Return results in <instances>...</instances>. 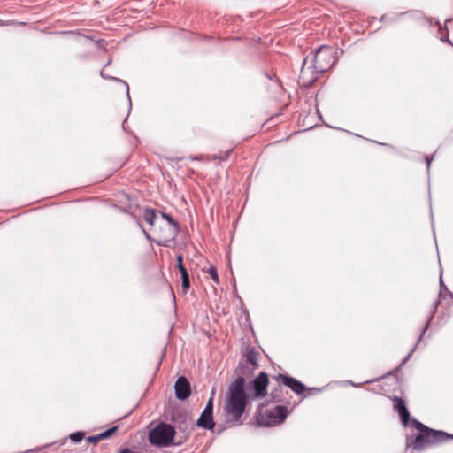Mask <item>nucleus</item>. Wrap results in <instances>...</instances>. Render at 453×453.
Wrapping results in <instances>:
<instances>
[{
	"label": "nucleus",
	"mask_w": 453,
	"mask_h": 453,
	"mask_svg": "<svg viewBox=\"0 0 453 453\" xmlns=\"http://www.w3.org/2000/svg\"><path fill=\"white\" fill-rule=\"evenodd\" d=\"M249 395L245 391V380L237 377L228 387L226 400L225 412L235 423H241V418L249 403Z\"/></svg>",
	"instance_id": "f257e3e1"
},
{
	"label": "nucleus",
	"mask_w": 453,
	"mask_h": 453,
	"mask_svg": "<svg viewBox=\"0 0 453 453\" xmlns=\"http://www.w3.org/2000/svg\"><path fill=\"white\" fill-rule=\"evenodd\" d=\"M414 426L419 431V434L407 446L411 447L415 450H423L429 445L443 442L453 438V436L447 433L430 429L418 421H415Z\"/></svg>",
	"instance_id": "f03ea898"
},
{
	"label": "nucleus",
	"mask_w": 453,
	"mask_h": 453,
	"mask_svg": "<svg viewBox=\"0 0 453 453\" xmlns=\"http://www.w3.org/2000/svg\"><path fill=\"white\" fill-rule=\"evenodd\" d=\"M336 49L333 46L322 45L310 57L313 67L321 73L328 71L336 63Z\"/></svg>",
	"instance_id": "7ed1b4c3"
},
{
	"label": "nucleus",
	"mask_w": 453,
	"mask_h": 453,
	"mask_svg": "<svg viewBox=\"0 0 453 453\" xmlns=\"http://www.w3.org/2000/svg\"><path fill=\"white\" fill-rule=\"evenodd\" d=\"M174 436V428L171 425L161 423L150 432L149 441L153 445L166 447L173 442Z\"/></svg>",
	"instance_id": "20e7f679"
},
{
	"label": "nucleus",
	"mask_w": 453,
	"mask_h": 453,
	"mask_svg": "<svg viewBox=\"0 0 453 453\" xmlns=\"http://www.w3.org/2000/svg\"><path fill=\"white\" fill-rule=\"evenodd\" d=\"M319 74L321 73L313 67L310 56H307L303 61L298 81L303 87L309 88L319 79Z\"/></svg>",
	"instance_id": "39448f33"
},
{
	"label": "nucleus",
	"mask_w": 453,
	"mask_h": 453,
	"mask_svg": "<svg viewBox=\"0 0 453 453\" xmlns=\"http://www.w3.org/2000/svg\"><path fill=\"white\" fill-rule=\"evenodd\" d=\"M269 384L268 376L265 372H261L253 380L252 388L254 390L253 397L264 398L267 395V387Z\"/></svg>",
	"instance_id": "423d86ee"
},
{
	"label": "nucleus",
	"mask_w": 453,
	"mask_h": 453,
	"mask_svg": "<svg viewBox=\"0 0 453 453\" xmlns=\"http://www.w3.org/2000/svg\"><path fill=\"white\" fill-rule=\"evenodd\" d=\"M275 380L278 382V384H283L289 388L292 389L296 394L300 395L305 391V386L300 382L299 380H296L295 378L284 375V374H278L274 377Z\"/></svg>",
	"instance_id": "0eeeda50"
},
{
	"label": "nucleus",
	"mask_w": 453,
	"mask_h": 453,
	"mask_svg": "<svg viewBox=\"0 0 453 453\" xmlns=\"http://www.w3.org/2000/svg\"><path fill=\"white\" fill-rule=\"evenodd\" d=\"M288 409L282 405H277L273 409L268 411L270 421L267 425H276L282 423L288 416Z\"/></svg>",
	"instance_id": "6e6552de"
},
{
	"label": "nucleus",
	"mask_w": 453,
	"mask_h": 453,
	"mask_svg": "<svg viewBox=\"0 0 453 453\" xmlns=\"http://www.w3.org/2000/svg\"><path fill=\"white\" fill-rule=\"evenodd\" d=\"M176 397L180 400L187 399L191 394L190 384L185 377H180L174 385Z\"/></svg>",
	"instance_id": "1a4fd4ad"
},
{
	"label": "nucleus",
	"mask_w": 453,
	"mask_h": 453,
	"mask_svg": "<svg viewBox=\"0 0 453 453\" xmlns=\"http://www.w3.org/2000/svg\"><path fill=\"white\" fill-rule=\"evenodd\" d=\"M154 285L165 291L167 294H169L170 296L174 297L173 288L164 277L163 273H157L150 280V286L153 290Z\"/></svg>",
	"instance_id": "9d476101"
},
{
	"label": "nucleus",
	"mask_w": 453,
	"mask_h": 453,
	"mask_svg": "<svg viewBox=\"0 0 453 453\" xmlns=\"http://www.w3.org/2000/svg\"><path fill=\"white\" fill-rule=\"evenodd\" d=\"M161 216L163 219H165L168 225V234L164 237V241L159 242L158 244H162L164 246L166 245V242L170 240L175 237L177 232H178V223L173 219V217L165 212H161Z\"/></svg>",
	"instance_id": "9b49d317"
},
{
	"label": "nucleus",
	"mask_w": 453,
	"mask_h": 453,
	"mask_svg": "<svg viewBox=\"0 0 453 453\" xmlns=\"http://www.w3.org/2000/svg\"><path fill=\"white\" fill-rule=\"evenodd\" d=\"M393 401L395 403L394 409L398 411L403 424H407L409 421L410 414L405 406L404 401L398 396H395Z\"/></svg>",
	"instance_id": "f8f14e48"
},
{
	"label": "nucleus",
	"mask_w": 453,
	"mask_h": 453,
	"mask_svg": "<svg viewBox=\"0 0 453 453\" xmlns=\"http://www.w3.org/2000/svg\"><path fill=\"white\" fill-rule=\"evenodd\" d=\"M439 306L445 310L453 308V295L450 293L448 294L441 292L438 296L435 309Z\"/></svg>",
	"instance_id": "ddd939ff"
},
{
	"label": "nucleus",
	"mask_w": 453,
	"mask_h": 453,
	"mask_svg": "<svg viewBox=\"0 0 453 453\" xmlns=\"http://www.w3.org/2000/svg\"><path fill=\"white\" fill-rule=\"evenodd\" d=\"M118 430V426H113L103 433H100L94 436H88L86 440L88 442L97 444L101 440H105L110 438L116 431Z\"/></svg>",
	"instance_id": "4468645a"
},
{
	"label": "nucleus",
	"mask_w": 453,
	"mask_h": 453,
	"mask_svg": "<svg viewBox=\"0 0 453 453\" xmlns=\"http://www.w3.org/2000/svg\"><path fill=\"white\" fill-rule=\"evenodd\" d=\"M196 425L205 429H212L214 427L212 415H208L203 412L198 418Z\"/></svg>",
	"instance_id": "2eb2a0df"
},
{
	"label": "nucleus",
	"mask_w": 453,
	"mask_h": 453,
	"mask_svg": "<svg viewBox=\"0 0 453 453\" xmlns=\"http://www.w3.org/2000/svg\"><path fill=\"white\" fill-rule=\"evenodd\" d=\"M142 218L147 223H149L150 226H153L157 218L156 211L151 208H145L143 211Z\"/></svg>",
	"instance_id": "dca6fc26"
},
{
	"label": "nucleus",
	"mask_w": 453,
	"mask_h": 453,
	"mask_svg": "<svg viewBox=\"0 0 453 453\" xmlns=\"http://www.w3.org/2000/svg\"><path fill=\"white\" fill-rule=\"evenodd\" d=\"M64 34L72 36L73 38V40L79 44H84L85 42L90 40L89 36H82V35H77L73 32H64Z\"/></svg>",
	"instance_id": "f3484780"
},
{
	"label": "nucleus",
	"mask_w": 453,
	"mask_h": 453,
	"mask_svg": "<svg viewBox=\"0 0 453 453\" xmlns=\"http://www.w3.org/2000/svg\"><path fill=\"white\" fill-rule=\"evenodd\" d=\"M257 356H258V353H257L254 350H250L246 355V360L250 365H252L254 367H257Z\"/></svg>",
	"instance_id": "a211bd4d"
},
{
	"label": "nucleus",
	"mask_w": 453,
	"mask_h": 453,
	"mask_svg": "<svg viewBox=\"0 0 453 453\" xmlns=\"http://www.w3.org/2000/svg\"><path fill=\"white\" fill-rule=\"evenodd\" d=\"M181 274V286L184 291H187L190 287L189 276L188 271L180 272Z\"/></svg>",
	"instance_id": "6ab92c4d"
},
{
	"label": "nucleus",
	"mask_w": 453,
	"mask_h": 453,
	"mask_svg": "<svg viewBox=\"0 0 453 453\" xmlns=\"http://www.w3.org/2000/svg\"><path fill=\"white\" fill-rule=\"evenodd\" d=\"M207 273H209V275L211 276V278L213 280V281L216 284L219 283V274H218L217 268L215 266H211L208 269Z\"/></svg>",
	"instance_id": "aec40b11"
},
{
	"label": "nucleus",
	"mask_w": 453,
	"mask_h": 453,
	"mask_svg": "<svg viewBox=\"0 0 453 453\" xmlns=\"http://www.w3.org/2000/svg\"><path fill=\"white\" fill-rule=\"evenodd\" d=\"M440 31L441 33V42H448L449 44L453 46V43L451 42V41L449 40V37L448 28L446 27L444 28L440 27Z\"/></svg>",
	"instance_id": "412c9836"
},
{
	"label": "nucleus",
	"mask_w": 453,
	"mask_h": 453,
	"mask_svg": "<svg viewBox=\"0 0 453 453\" xmlns=\"http://www.w3.org/2000/svg\"><path fill=\"white\" fill-rule=\"evenodd\" d=\"M203 413L205 414H208V415H212V412H213V396H211L207 404H206V407L205 409L203 410Z\"/></svg>",
	"instance_id": "4be33fe9"
},
{
	"label": "nucleus",
	"mask_w": 453,
	"mask_h": 453,
	"mask_svg": "<svg viewBox=\"0 0 453 453\" xmlns=\"http://www.w3.org/2000/svg\"><path fill=\"white\" fill-rule=\"evenodd\" d=\"M203 413L205 414H208V415H212V412H213V396H211L207 404H206V407L205 409L203 410Z\"/></svg>",
	"instance_id": "5701e85b"
},
{
	"label": "nucleus",
	"mask_w": 453,
	"mask_h": 453,
	"mask_svg": "<svg viewBox=\"0 0 453 453\" xmlns=\"http://www.w3.org/2000/svg\"><path fill=\"white\" fill-rule=\"evenodd\" d=\"M84 433L82 432H76L70 434V439L73 442H79L84 438Z\"/></svg>",
	"instance_id": "b1692460"
},
{
	"label": "nucleus",
	"mask_w": 453,
	"mask_h": 453,
	"mask_svg": "<svg viewBox=\"0 0 453 453\" xmlns=\"http://www.w3.org/2000/svg\"><path fill=\"white\" fill-rule=\"evenodd\" d=\"M176 259H177V268L180 270V272L186 271L187 269L183 265V257H182V255H178Z\"/></svg>",
	"instance_id": "393cba45"
},
{
	"label": "nucleus",
	"mask_w": 453,
	"mask_h": 453,
	"mask_svg": "<svg viewBox=\"0 0 453 453\" xmlns=\"http://www.w3.org/2000/svg\"><path fill=\"white\" fill-rule=\"evenodd\" d=\"M231 152H232V150H229L226 151V152H224V153L215 157V158H218L220 161H226L229 157V155H230Z\"/></svg>",
	"instance_id": "a878e982"
},
{
	"label": "nucleus",
	"mask_w": 453,
	"mask_h": 453,
	"mask_svg": "<svg viewBox=\"0 0 453 453\" xmlns=\"http://www.w3.org/2000/svg\"><path fill=\"white\" fill-rule=\"evenodd\" d=\"M434 155L432 156H426L425 157V161L426 163V165H427V169L429 170L430 169V166H431V163L432 161L434 160Z\"/></svg>",
	"instance_id": "bb28decb"
},
{
	"label": "nucleus",
	"mask_w": 453,
	"mask_h": 453,
	"mask_svg": "<svg viewBox=\"0 0 453 453\" xmlns=\"http://www.w3.org/2000/svg\"><path fill=\"white\" fill-rule=\"evenodd\" d=\"M119 453H134L133 450H131L130 449H121L119 451Z\"/></svg>",
	"instance_id": "cd10ccee"
},
{
	"label": "nucleus",
	"mask_w": 453,
	"mask_h": 453,
	"mask_svg": "<svg viewBox=\"0 0 453 453\" xmlns=\"http://www.w3.org/2000/svg\"><path fill=\"white\" fill-rule=\"evenodd\" d=\"M141 228L142 229V232L144 233L145 236L150 239L149 234L143 229L142 226L141 225Z\"/></svg>",
	"instance_id": "c85d7f7f"
},
{
	"label": "nucleus",
	"mask_w": 453,
	"mask_h": 453,
	"mask_svg": "<svg viewBox=\"0 0 453 453\" xmlns=\"http://www.w3.org/2000/svg\"><path fill=\"white\" fill-rule=\"evenodd\" d=\"M100 75H101L102 77H104V70H101V72H100Z\"/></svg>",
	"instance_id": "c756f323"
}]
</instances>
